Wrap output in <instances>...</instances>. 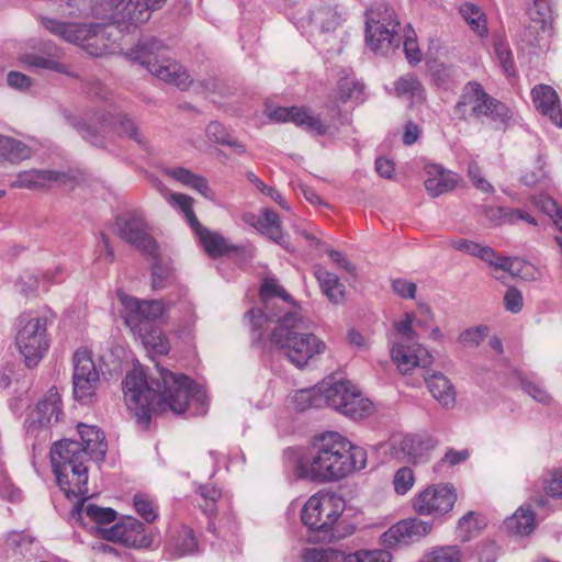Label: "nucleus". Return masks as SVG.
<instances>
[{"instance_id":"aec40b11","label":"nucleus","mask_w":562,"mask_h":562,"mask_svg":"<svg viewBox=\"0 0 562 562\" xmlns=\"http://www.w3.org/2000/svg\"><path fill=\"white\" fill-rule=\"evenodd\" d=\"M94 122L100 125V128L111 130L120 136H125L134 140L140 148L147 149V139L138 131L136 122L125 113H95Z\"/></svg>"},{"instance_id":"c756f323","label":"nucleus","mask_w":562,"mask_h":562,"mask_svg":"<svg viewBox=\"0 0 562 562\" xmlns=\"http://www.w3.org/2000/svg\"><path fill=\"white\" fill-rule=\"evenodd\" d=\"M400 446L408 460L417 464L428 460V453L435 448L436 440L428 435H407Z\"/></svg>"},{"instance_id":"39448f33","label":"nucleus","mask_w":562,"mask_h":562,"mask_svg":"<svg viewBox=\"0 0 562 562\" xmlns=\"http://www.w3.org/2000/svg\"><path fill=\"white\" fill-rule=\"evenodd\" d=\"M93 460L78 440L61 439L50 448V463L57 485L67 498L88 492V462Z\"/></svg>"},{"instance_id":"423d86ee","label":"nucleus","mask_w":562,"mask_h":562,"mask_svg":"<svg viewBox=\"0 0 562 562\" xmlns=\"http://www.w3.org/2000/svg\"><path fill=\"white\" fill-rule=\"evenodd\" d=\"M454 116L463 122L490 119L492 122L505 126L510 120L507 105L491 97L477 81L467 82L453 106Z\"/></svg>"},{"instance_id":"b1692460","label":"nucleus","mask_w":562,"mask_h":562,"mask_svg":"<svg viewBox=\"0 0 562 562\" xmlns=\"http://www.w3.org/2000/svg\"><path fill=\"white\" fill-rule=\"evenodd\" d=\"M393 361L400 371L406 373L415 367H427L431 363V356L420 345L395 344L391 349Z\"/></svg>"},{"instance_id":"a878e982","label":"nucleus","mask_w":562,"mask_h":562,"mask_svg":"<svg viewBox=\"0 0 562 562\" xmlns=\"http://www.w3.org/2000/svg\"><path fill=\"white\" fill-rule=\"evenodd\" d=\"M77 428L80 437L78 443L93 460L103 461L108 450L104 432L97 426L83 423H79Z\"/></svg>"},{"instance_id":"052dcab7","label":"nucleus","mask_w":562,"mask_h":562,"mask_svg":"<svg viewBox=\"0 0 562 562\" xmlns=\"http://www.w3.org/2000/svg\"><path fill=\"white\" fill-rule=\"evenodd\" d=\"M198 549V542L192 530L186 531L183 539L177 544L173 557L181 558L193 553Z\"/></svg>"},{"instance_id":"de8ad7c7","label":"nucleus","mask_w":562,"mask_h":562,"mask_svg":"<svg viewBox=\"0 0 562 562\" xmlns=\"http://www.w3.org/2000/svg\"><path fill=\"white\" fill-rule=\"evenodd\" d=\"M363 83L356 80L353 77L346 76L338 81V92L341 102L349 99L359 100L363 93Z\"/></svg>"},{"instance_id":"603ef678","label":"nucleus","mask_w":562,"mask_h":562,"mask_svg":"<svg viewBox=\"0 0 562 562\" xmlns=\"http://www.w3.org/2000/svg\"><path fill=\"white\" fill-rule=\"evenodd\" d=\"M414 482L415 477L413 470L407 467H403L398 469L394 475V490L397 494L404 495L412 488Z\"/></svg>"},{"instance_id":"bb28decb","label":"nucleus","mask_w":562,"mask_h":562,"mask_svg":"<svg viewBox=\"0 0 562 562\" xmlns=\"http://www.w3.org/2000/svg\"><path fill=\"white\" fill-rule=\"evenodd\" d=\"M43 26L66 42L81 46L82 41L93 31L91 24L61 22L50 18H41Z\"/></svg>"},{"instance_id":"864d4df0","label":"nucleus","mask_w":562,"mask_h":562,"mask_svg":"<svg viewBox=\"0 0 562 562\" xmlns=\"http://www.w3.org/2000/svg\"><path fill=\"white\" fill-rule=\"evenodd\" d=\"M246 177L249 182H251L262 194L269 196L271 200H273L276 203H278L280 206L286 209V203L281 193L276 190L273 187H270L266 183H263L252 171H248L246 173Z\"/></svg>"},{"instance_id":"6ab92c4d","label":"nucleus","mask_w":562,"mask_h":562,"mask_svg":"<svg viewBox=\"0 0 562 562\" xmlns=\"http://www.w3.org/2000/svg\"><path fill=\"white\" fill-rule=\"evenodd\" d=\"M432 529L430 521L419 518H408L393 525L382 535V542L386 547L408 544L428 535Z\"/></svg>"},{"instance_id":"f03ea898","label":"nucleus","mask_w":562,"mask_h":562,"mask_svg":"<svg viewBox=\"0 0 562 562\" xmlns=\"http://www.w3.org/2000/svg\"><path fill=\"white\" fill-rule=\"evenodd\" d=\"M367 464V452L336 431L315 437L307 454L296 467L300 479L313 482H334Z\"/></svg>"},{"instance_id":"e433bc0d","label":"nucleus","mask_w":562,"mask_h":562,"mask_svg":"<svg viewBox=\"0 0 562 562\" xmlns=\"http://www.w3.org/2000/svg\"><path fill=\"white\" fill-rule=\"evenodd\" d=\"M93 31L89 36L82 41L81 47L91 56L101 57L109 53L110 46L108 44L109 35L108 27L102 24H91Z\"/></svg>"},{"instance_id":"f8f14e48","label":"nucleus","mask_w":562,"mask_h":562,"mask_svg":"<svg viewBox=\"0 0 562 562\" xmlns=\"http://www.w3.org/2000/svg\"><path fill=\"white\" fill-rule=\"evenodd\" d=\"M260 300L263 303V310L251 308L246 313L249 319L254 338L259 340L262 337L263 326L266 324H273L278 316H283L288 311L277 307L276 300L281 299L284 303L295 304L289 293L278 283L273 278H268L263 281L259 291Z\"/></svg>"},{"instance_id":"4c0bfd02","label":"nucleus","mask_w":562,"mask_h":562,"mask_svg":"<svg viewBox=\"0 0 562 562\" xmlns=\"http://www.w3.org/2000/svg\"><path fill=\"white\" fill-rule=\"evenodd\" d=\"M459 13L467 22V24L470 26L473 33H475L481 38L487 36V19L485 13L479 5L472 2H465L460 5Z\"/></svg>"},{"instance_id":"09e8293b","label":"nucleus","mask_w":562,"mask_h":562,"mask_svg":"<svg viewBox=\"0 0 562 562\" xmlns=\"http://www.w3.org/2000/svg\"><path fill=\"white\" fill-rule=\"evenodd\" d=\"M475 515L474 512L470 510L459 519L457 532L462 541H469L479 533L480 527Z\"/></svg>"},{"instance_id":"6e6552de","label":"nucleus","mask_w":562,"mask_h":562,"mask_svg":"<svg viewBox=\"0 0 562 562\" xmlns=\"http://www.w3.org/2000/svg\"><path fill=\"white\" fill-rule=\"evenodd\" d=\"M303 562H391L386 550H360L346 553L333 548H306L302 552ZM461 552L457 546L440 547L426 554L419 562H460Z\"/></svg>"},{"instance_id":"49530a36","label":"nucleus","mask_w":562,"mask_h":562,"mask_svg":"<svg viewBox=\"0 0 562 562\" xmlns=\"http://www.w3.org/2000/svg\"><path fill=\"white\" fill-rule=\"evenodd\" d=\"M506 524L508 528L515 529L517 533L527 536L535 529V514L529 508L521 506Z\"/></svg>"},{"instance_id":"20e7f679","label":"nucleus","mask_w":562,"mask_h":562,"mask_svg":"<svg viewBox=\"0 0 562 562\" xmlns=\"http://www.w3.org/2000/svg\"><path fill=\"white\" fill-rule=\"evenodd\" d=\"M119 300L124 307V323L143 346L158 355H167L170 350L169 341L155 324L165 312L162 301L138 300L121 293H119Z\"/></svg>"},{"instance_id":"f3484780","label":"nucleus","mask_w":562,"mask_h":562,"mask_svg":"<svg viewBox=\"0 0 562 562\" xmlns=\"http://www.w3.org/2000/svg\"><path fill=\"white\" fill-rule=\"evenodd\" d=\"M102 537L134 549H148L153 544L151 532L142 521L132 517L103 529Z\"/></svg>"},{"instance_id":"9b49d317","label":"nucleus","mask_w":562,"mask_h":562,"mask_svg":"<svg viewBox=\"0 0 562 562\" xmlns=\"http://www.w3.org/2000/svg\"><path fill=\"white\" fill-rule=\"evenodd\" d=\"M398 27L395 12L387 4L378 3L367 11L366 41L373 52L386 54L392 47L398 48Z\"/></svg>"},{"instance_id":"0eeeda50","label":"nucleus","mask_w":562,"mask_h":562,"mask_svg":"<svg viewBox=\"0 0 562 562\" xmlns=\"http://www.w3.org/2000/svg\"><path fill=\"white\" fill-rule=\"evenodd\" d=\"M167 46L156 37H146L138 41L135 48L128 54L131 59L145 67L151 75L160 80L172 83L184 90L191 83L190 76L177 61L166 57Z\"/></svg>"},{"instance_id":"c9c22d12","label":"nucleus","mask_w":562,"mask_h":562,"mask_svg":"<svg viewBox=\"0 0 562 562\" xmlns=\"http://www.w3.org/2000/svg\"><path fill=\"white\" fill-rule=\"evenodd\" d=\"M536 14L538 18H531V22L526 26L524 38L530 46H540L539 44V35L540 33L546 32L547 27V12L550 11V5L548 0H533Z\"/></svg>"},{"instance_id":"58836bf2","label":"nucleus","mask_w":562,"mask_h":562,"mask_svg":"<svg viewBox=\"0 0 562 562\" xmlns=\"http://www.w3.org/2000/svg\"><path fill=\"white\" fill-rule=\"evenodd\" d=\"M0 156L11 162H20L32 156V149L19 139L0 135Z\"/></svg>"},{"instance_id":"338daca9","label":"nucleus","mask_w":562,"mask_h":562,"mask_svg":"<svg viewBox=\"0 0 562 562\" xmlns=\"http://www.w3.org/2000/svg\"><path fill=\"white\" fill-rule=\"evenodd\" d=\"M8 85L18 90H26L31 87V78L19 71H10L7 76Z\"/></svg>"},{"instance_id":"ea45409f","label":"nucleus","mask_w":562,"mask_h":562,"mask_svg":"<svg viewBox=\"0 0 562 562\" xmlns=\"http://www.w3.org/2000/svg\"><path fill=\"white\" fill-rule=\"evenodd\" d=\"M199 238L205 251L213 258L240 250V247L229 245L223 236L209 229L202 231Z\"/></svg>"},{"instance_id":"1a4fd4ad","label":"nucleus","mask_w":562,"mask_h":562,"mask_svg":"<svg viewBox=\"0 0 562 562\" xmlns=\"http://www.w3.org/2000/svg\"><path fill=\"white\" fill-rule=\"evenodd\" d=\"M345 509V502L336 494L316 493L304 504L301 520L318 540L336 538L335 525Z\"/></svg>"},{"instance_id":"4be33fe9","label":"nucleus","mask_w":562,"mask_h":562,"mask_svg":"<svg viewBox=\"0 0 562 562\" xmlns=\"http://www.w3.org/2000/svg\"><path fill=\"white\" fill-rule=\"evenodd\" d=\"M167 0H111L114 11L122 20L132 24L145 23L151 12L160 9Z\"/></svg>"},{"instance_id":"8fccbe9b","label":"nucleus","mask_w":562,"mask_h":562,"mask_svg":"<svg viewBox=\"0 0 562 562\" xmlns=\"http://www.w3.org/2000/svg\"><path fill=\"white\" fill-rule=\"evenodd\" d=\"M488 331L486 326L467 328L460 333L458 341L465 348L477 347Z\"/></svg>"},{"instance_id":"a18cd8bd","label":"nucleus","mask_w":562,"mask_h":562,"mask_svg":"<svg viewBox=\"0 0 562 562\" xmlns=\"http://www.w3.org/2000/svg\"><path fill=\"white\" fill-rule=\"evenodd\" d=\"M154 263L151 267V288L153 290H161L166 288L172 280V269L169 263L164 262L160 258V251L155 258H150Z\"/></svg>"},{"instance_id":"6e6d98bb","label":"nucleus","mask_w":562,"mask_h":562,"mask_svg":"<svg viewBox=\"0 0 562 562\" xmlns=\"http://www.w3.org/2000/svg\"><path fill=\"white\" fill-rule=\"evenodd\" d=\"M201 497L204 499V505H201L206 515L214 513L215 503L221 498L222 493L214 485L206 484L199 488Z\"/></svg>"},{"instance_id":"3c124183","label":"nucleus","mask_w":562,"mask_h":562,"mask_svg":"<svg viewBox=\"0 0 562 562\" xmlns=\"http://www.w3.org/2000/svg\"><path fill=\"white\" fill-rule=\"evenodd\" d=\"M134 507L137 514L147 522H153L157 518V507L153 501L143 494L134 496Z\"/></svg>"},{"instance_id":"680f3d73","label":"nucleus","mask_w":562,"mask_h":562,"mask_svg":"<svg viewBox=\"0 0 562 562\" xmlns=\"http://www.w3.org/2000/svg\"><path fill=\"white\" fill-rule=\"evenodd\" d=\"M392 290L402 299H415L417 285L416 283L405 279L392 280Z\"/></svg>"},{"instance_id":"473e14b6","label":"nucleus","mask_w":562,"mask_h":562,"mask_svg":"<svg viewBox=\"0 0 562 562\" xmlns=\"http://www.w3.org/2000/svg\"><path fill=\"white\" fill-rule=\"evenodd\" d=\"M484 216L495 226L504 223L514 224L518 221H526L529 224L537 225L535 217L520 209L505 206H485Z\"/></svg>"},{"instance_id":"2f4dec72","label":"nucleus","mask_w":562,"mask_h":562,"mask_svg":"<svg viewBox=\"0 0 562 562\" xmlns=\"http://www.w3.org/2000/svg\"><path fill=\"white\" fill-rule=\"evenodd\" d=\"M314 276L318 281L323 294L326 295L331 303L339 304L344 301L345 285L340 282L337 274L327 271L322 266H315Z\"/></svg>"},{"instance_id":"69168bd1","label":"nucleus","mask_w":562,"mask_h":562,"mask_svg":"<svg viewBox=\"0 0 562 562\" xmlns=\"http://www.w3.org/2000/svg\"><path fill=\"white\" fill-rule=\"evenodd\" d=\"M404 53L406 56L407 61L411 65H416L422 60V53L418 48V44L416 40L412 37H407L404 42Z\"/></svg>"},{"instance_id":"dca6fc26","label":"nucleus","mask_w":562,"mask_h":562,"mask_svg":"<svg viewBox=\"0 0 562 562\" xmlns=\"http://www.w3.org/2000/svg\"><path fill=\"white\" fill-rule=\"evenodd\" d=\"M72 390L75 400L89 404L95 395L100 375L92 360L91 351L79 349L74 353Z\"/></svg>"},{"instance_id":"72a5a7b5","label":"nucleus","mask_w":562,"mask_h":562,"mask_svg":"<svg viewBox=\"0 0 562 562\" xmlns=\"http://www.w3.org/2000/svg\"><path fill=\"white\" fill-rule=\"evenodd\" d=\"M394 90L398 98L406 99L413 104L423 103L426 100L425 88L414 74L401 76L394 82Z\"/></svg>"},{"instance_id":"393cba45","label":"nucleus","mask_w":562,"mask_h":562,"mask_svg":"<svg viewBox=\"0 0 562 562\" xmlns=\"http://www.w3.org/2000/svg\"><path fill=\"white\" fill-rule=\"evenodd\" d=\"M60 396L55 387L47 391L44 397L38 401L34 412V419L29 429L34 428L37 424L38 428H47L59 420L61 414Z\"/></svg>"},{"instance_id":"ddd939ff","label":"nucleus","mask_w":562,"mask_h":562,"mask_svg":"<svg viewBox=\"0 0 562 562\" xmlns=\"http://www.w3.org/2000/svg\"><path fill=\"white\" fill-rule=\"evenodd\" d=\"M19 330L15 336V345L24 359L27 368H34L48 349L46 337L47 321L45 317L19 318Z\"/></svg>"},{"instance_id":"c85d7f7f","label":"nucleus","mask_w":562,"mask_h":562,"mask_svg":"<svg viewBox=\"0 0 562 562\" xmlns=\"http://www.w3.org/2000/svg\"><path fill=\"white\" fill-rule=\"evenodd\" d=\"M425 171L429 176L424 182L425 189L432 198L452 190L457 184V175L439 165H426Z\"/></svg>"},{"instance_id":"412c9836","label":"nucleus","mask_w":562,"mask_h":562,"mask_svg":"<svg viewBox=\"0 0 562 562\" xmlns=\"http://www.w3.org/2000/svg\"><path fill=\"white\" fill-rule=\"evenodd\" d=\"M269 116L276 122H292L315 135H324L327 132V126L322 122L319 116L313 115L306 108L279 106L271 111Z\"/></svg>"},{"instance_id":"7c9ffc66","label":"nucleus","mask_w":562,"mask_h":562,"mask_svg":"<svg viewBox=\"0 0 562 562\" xmlns=\"http://www.w3.org/2000/svg\"><path fill=\"white\" fill-rule=\"evenodd\" d=\"M426 385L438 403L445 408L456 405V389L452 382L441 372H434L425 378Z\"/></svg>"},{"instance_id":"774afa93","label":"nucleus","mask_w":562,"mask_h":562,"mask_svg":"<svg viewBox=\"0 0 562 562\" xmlns=\"http://www.w3.org/2000/svg\"><path fill=\"white\" fill-rule=\"evenodd\" d=\"M546 493L551 497H562V472L554 473L553 476L546 482Z\"/></svg>"},{"instance_id":"2eb2a0df","label":"nucleus","mask_w":562,"mask_h":562,"mask_svg":"<svg viewBox=\"0 0 562 562\" xmlns=\"http://www.w3.org/2000/svg\"><path fill=\"white\" fill-rule=\"evenodd\" d=\"M458 499L450 483L432 484L420 491L413 499V509L420 516L446 518Z\"/></svg>"},{"instance_id":"f704fd0d","label":"nucleus","mask_w":562,"mask_h":562,"mask_svg":"<svg viewBox=\"0 0 562 562\" xmlns=\"http://www.w3.org/2000/svg\"><path fill=\"white\" fill-rule=\"evenodd\" d=\"M256 228L267 235L274 243L288 248L289 236L282 233L280 217L273 210L265 209L262 211V215L257 221Z\"/></svg>"},{"instance_id":"a19ab883","label":"nucleus","mask_w":562,"mask_h":562,"mask_svg":"<svg viewBox=\"0 0 562 562\" xmlns=\"http://www.w3.org/2000/svg\"><path fill=\"white\" fill-rule=\"evenodd\" d=\"M20 60L27 66L31 70L47 69L67 76H72L66 65L54 58H48L45 55L26 53L20 57Z\"/></svg>"},{"instance_id":"bf43d9fd","label":"nucleus","mask_w":562,"mask_h":562,"mask_svg":"<svg viewBox=\"0 0 562 562\" xmlns=\"http://www.w3.org/2000/svg\"><path fill=\"white\" fill-rule=\"evenodd\" d=\"M15 285L18 286L19 292L27 297L37 292L40 281L33 273L26 272L19 278Z\"/></svg>"},{"instance_id":"37998d69","label":"nucleus","mask_w":562,"mask_h":562,"mask_svg":"<svg viewBox=\"0 0 562 562\" xmlns=\"http://www.w3.org/2000/svg\"><path fill=\"white\" fill-rule=\"evenodd\" d=\"M85 510L86 515L99 525L110 524L116 519V512L111 507H99L94 504L85 506V499H81L74 508V514L81 515Z\"/></svg>"},{"instance_id":"cd10ccee","label":"nucleus","mask_w":562,"mask_h":562,"mask_svg":"<svg viewBox=\"0 0 562 562\" xmlns=\"http://www.w3.org/2000/svg\"><path fill=\"white\" fill-rule=\"evenodd\" d=\"M531 93L536 108L549 116L552 123L562 127V109L555 90L547 85H538Z\"/></svg>"},{"instance_id":"4468645a","label":"nucleus","mask_w":562,"mask_h":562,"mask_svg":"<svg viewBox=\"0 0 562 562\" xmlns=\"http://www.w3.org/2000/svg\"><path fill=\"white\" fill-rule=\"evenodd\" d=\"M115 225L121 239L134 246L147 258L157 257L158 244L149 234V226L142 211L134 210L117 215Z\"/></svg>"},{"instance_id":"e2e57ef3","label":"nucleus","mask_w":562,"mask_h":562,"mask_svg":"<svg viewBox=\"0 0 562 562\" xmlns=\"http://www.w3.org/2000/svg\"><path fill=\"white\" fill-rule=\"evenodd\" d=\"M522 301V295L516 288H509L504 295L505 308L514 314L521 311Z\"/></svg>"},{"instance_id":"9d476101","label":"nucleus","mask_w":562,"mask_h":562,"mask_svg":"<svg viewBox=\"0 0 562 562\" xmlns=\"http://www.w3.org/2000/svg\"><path fill=\"white\" fill-rule=\"evenodd\" d=\"M319 389L324 393V406L344 416L361 419L372 412V402L348 380L327 378L319 382Z\"/></svg>"},{"instance_id":"5701e85b","label":"nucleus","mask_w":562,"mask_h":562,"mask_svg":"<svg viewBox=\"0 0 562 562\" xmlns=\"http://www.w3.org/2000/svg\"><path fill=\"white\" fill-rule=\"evenodd\" d=\"M71 180L72 178L67 172L32 169L21 171L11 183V187L36 190L48 188L53 183L67 184L71 182Z\"/></svg>"},{"instance_id":"5fc2aeb1","label":"nucleus","mask_w":562,"mask_h":562,"mask_svg":"<svg viewBox=\"0 0 562 562\" xmlns=\"http://www.w3.org/2000/svg\"><path fill=\"white\" fill-rule=\"evenodd\" d=\"M68 121L69 124L78 131L82 138L91 142L94 146H102L103 140L95 127L91 126L89 123L79 122L75 117H69Z\"/></svg>"},{"instance_id":"4d7b16f0","label":"nucleus","mask_w":562,"mask_h":562,"mask_svg":"<svg viewBox=\"0 0 562 562\" xmlns=\"http://www.w3.org/2000/svg\"><path fill=\"white\" fill-rule=\"evenodd\" d=\"M520 385L522 390L528 395H530L535 401L542 404H547L550 402V395L548 394V392L537 383L520 378Z\"/></svg>"},{"instance_id":"79ce46f5","label":"nucleus","mask_w":562,"mask_h":562,"mask_svg":"<svg viewBox=\"0 0 562 562\" xmlns=\"http://www.w3.org/2000/svg\"><path fill=\"white\" fill-rule=\"evenodd\" d=\"M293 403L296 411L304 412L312 407L324 406V393L321 392L319 383L314 387L302 389L295 392Z\"/></svg>"},{"instance_id":"13d9d810","label":"nucleus","mask_w":562,"mask_h":562,"mask_svg":"<svg viewBox=\"0 0 562 562\" xmlns=\"http://www.w3.org/2000/svg\"><path fill=\"white\" fill-rule=\"evenodd\" d=\"M479 562H495L498 557V547L494 541H482L475 548Z\"/></svg>"},{"instance_id":"a211bd4d","label":"nucleus","mask_w":562,"mask_h":562,"mask_svg":"<svg viewBox=\"0 0 562 562\" xmlns=\"http://www.w3.org/2000/svg\"><path fill=\"white\" fill-rule=\"evenodd\" d=\"M341 20V14L331 0H319L312 5L305 16L300 19L297 29L307 35H313L315 32L327 33L336 30Z\"/></svg>"},{"instance_id":"7ed1b4c3","label":"nucleus","mask_w":562,"mask_h":562,"mask_svg":"<svg viewBox=\"0 0 562 562\" xmlns=\"http://www.w3.org/2000/svg\"><path fill=\"white\" fill-rule=\"evenodd\" d=\"M271 328L270 340L294 366L305 367L315 356L323 353L326 345L312 333L296 310L278 316Z\"/></svg>"},{"instance_id":"f257e3e1","label":"nucleus","mask_w":562,"mask_h":562,"mask_svg":"<svg viewBox=\"0 0 562 562\" xmlns=\"http://www.w3.org/2000/svg\"><path fill=\"white\" fill-rule=\"evenodd\" d=\"M122 390L127 407L144 428L149 426L153 413L170 409L181 415L190 401L202 402L204 398L201 386L189 376L159 367L157 375L150 376L142 368H134L123 380Z\"/></svg>"},{"instance_id":"c03bdc74","label":"nucleus","mask_w":562,"mask_h":562,"mask_svg":"<svg viewBox=\"0 0 562 562\" xmlns=\"http://www.w3.org/2000/svg\"><path fill=\"white\" fill-rule=\"evenodd\" d=\"M494 54L507 76L515 75L513 52L508 42L501 35H493Z\"/></svg>"},{"instance_id":"0e129e2a","label":"nucleus","mask_w":562,"mask_h":562,"mask_svg":"<svg viewBox=\"0 0 562 562\" xmlns=\"http://www.w3.org/2000/svg\"><path fill=\"white\" fill-rule=\"evenodd\" d=\"M206 135L212 142L224 145L228 143L227 138L231 134L221 123L211 122L206 127Z\"/></svg>"}]
</instances>
